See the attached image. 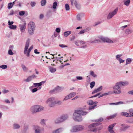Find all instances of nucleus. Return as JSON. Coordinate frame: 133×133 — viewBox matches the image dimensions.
I'll return each instance as SVG.
<instances>
[{"mask_svg":"<svg viewBox=\"0 0 133 133\" xmlns=\"http://www.w3.org/2000/svg\"><path fill=\"white\" fill-rule=\"evenodd\" d=\"M61 88L59 86H57L55 88V89L56 90L60 91L61 90Z\"/></svg>","mask_w":133,"mask_h":133,"instance_id":"bf43d9fd","label":"nucleus"},{"mask_svg":"<svg viewBox=\"0 0 133 133\" xmlns=\"http://www.w3.org/2000/svg\"><path fill=\"white\" fill-rule=\"evenodd\" d=\"M132 61V59H131L130 58H128L126 60V63L125 64L127 65L128 64H129Z\"/></svg>","mask_w":133,"mask_h":133,"instance_id":"ea45409f","label":"nucleus"},{"mask_svg":"<svg viewBox=\"0 0 133 133\" xmlns=\"http://www.w3.org/2000/svg\"><path fill=\"white\" fill-rule=\"evenodd\" d=\"M91 29L90 28L88 27L84 29L85 32H87L91 30Z\"/></svg>","mask_w":133,"mask_h":133,"instance_id":"774afa93","label":"nucleus"},{"mask_svg":"<svg viewBox=\"0 0 133 133\" xmlns=\"http://www.w3.org/2000/svg\"><path fill=\"white\" fill-rule=\"evenodd\" d=\"M30 40L29 39H28L26 41L24 48V54L28 57L30 56V53L31 51L33 48V45H32L28 49L29 46Z\"/></svg>","mask_w":133,"mask_h":133,"instance_id":"f03ea898","label":"nucleus"},{"mask_svg":"<svg viewBox=\"0 0 133 133\" xmlns=\"http://www.w3.org/2000/svg\"><path fill=\"white\" fill-rule=\"evenodd\" d=\"M97 123H94L90 125L88 127V130L89 131H91L94 127H95L97 125Z\"/></svg>","mask_w":133,"mask_h":133,"instance_id":"aec40b11","label":"nucleus"},{"mask_svg":"<svg viewBox=\"0 0 133 133\" xmlns=\"http://www.w3.org/2000/svg\"><path fill=\"white\" fill-rule=\"evenodd\" d=\"M121 87L127 86L129 85V82L128 81H119L117 82Z\"/></svg>","mask_w":133,"mask_h":133,"instance_id":"dca6fc26","label":"nucleus"},{"mask_svg":"<svg viewBox=\"0 0 133 133\" xmlns=\"http://www.w3.org/2000/svg\"><path fill=\"white\" fill-rule=\"evenodd\" d=\"M0 68L3 69H7L8 66L6 65H2L0 66Z\"/></svg>","mask_w":133,"mask_h":133,"instance_id":"a18cd8bd","label":"nucleus"},{"mask_svg":"<svg viewBox=\"0 0 133 133\" xmlns=\"http://www.w3.org/2000/svg\"><path fill=\"white\" fill-rule=\"evenodd\" d=\"M68 117V116L67 115H62L59 117L62 122L67 119Z\"/></svg>","mask_w":133,"mask_h":133,"instance_id":"f3484780","label":"nucleus"},{"mask_svg":"<svg viewBox=\"0 0 133 133\" xmlns=\"http://www.w3.org/2000/svg\"><path fill=\"white\" fill-rule=\"evenodd\" d=\"M33 130L35 133H41V127L37 125H35L33 126Z\"/></svg>","mask_w":133,"mask_h":133,"instance_id":"9d476101","label":"nucleus"},{"mask_svg":"<svg viewBox=\"0 0 133 133\" xmlns=\"http://www.w3.org/2000/svg\"><path fill=\"white\" fill-rule=\"evenodd\" d=\"M121 127V128L125 129L128 128L127 126L124 124H122L120 125Z\"/></svg>","mask_w":133,"mask_h":133,"instance_id":"37998d69","label":"nucleus"},{"mask_svg":"<svg viewBox=\"0 0 133 133\" xmlns=\"http://www.w3.org/2000/svg\"><path fill=\"white\" fill-rule=\"evenodd\" d=\"M97 106V105H94L93 106L90 107L88 109V110H91L95 108Z\"/></svg>","mask_w":133,"mask_h":133,"instance_id":"8fccbe9b","label":"nucleus"},{"mask_svg":"<svg viewBox=\"0 0 133 133\" xmlns=\"http://www.w3.org/2000/svg\"><path fill=\"white\" fill-rule=\"evenodd\" d=\"M63 130V128H60L54 131L53 132V133H60L62 132Z\"/></svg>","mask_w":133,"mask_h":133,"instance_id":"393cba45","label":"nucleus"},{"mask_svg":"<svg viewBox=\"0 0 133 133\" xmlns=\"http://www.w3.org/2000/svg\"><path fill=\"white\" fill-rule=\"evenodd\" d=\"M46 119H42L41 120L40 123V124L43 126L46 125Z\"/></svg>","mask_w":133,"mask_h":133,"instance_id":"473e14b6","label":"nucleus"},{"mask_svg":"<svg viewBox=\"0 0 133 133\" xmlns=\"http://www.w3.org/2000/svg\"><path fill=\"white\" fill-rule=\"evenodd\" d=\"M130 2V0H124L123 1L124 5L127 6H128L129 5Z\"/></svg>","mask_w":133,"mask_h":133,"instance_id":"2f4dec72","label":"nucleus"},{"mask_svg":"<svg viewBox=\"0 0 133 133\" xmlns=\"http://www.w3.org/2000/svg\"><path fill=\"white\" fill-rule=\"evenodd\" d=\"M62 103V101L60 100H56V99H55V106L56 104L58 105H61Z\"/></svg>","mask_w":133,"mask_h":133,"instance_id":"e433bc0d","label":"nucleus"},{"mask_svg":"<svg viewBox=\"0 0 133 133\" xmlns=\"http://www.w3.org/2000/svg\"><path fill=\"white\" fill-rule=\"evenodd\" d=\"M33 86H31L29 87V89L31 91L32 93H34L37 91L38 90H40L41 89L42 87H40L38 89L36 88H35L33 89L34 87Z\"/></svg>","mask_w":133,"mask_h":133,"instance_id":"a211bd4d","label":"nucleus"},{"mask_svg":"<svg viewBox=\"0 0 133 133\" xmlns=\"http://www.w3.org/2000/svg\"><path fill=\"white\" fill-rule=\"evenodd\" d=\"M36 26L34 22H30L28 24V31L29 34L30 35L33 34L35 28Z\"/></svg>","mask_w":133,"mask_h":133,"instance_id":"39448f33","label":"nucleus"},{"mask_svg":"<svg viewBox=\"0 0 133 133\" xmlns=\"http://www.w3.org/2000/svg\"><path fill=\"white\" fill-rule=\"evenodd\" d=\"M86 81L87 82L89 83L90 82L91 78L89 76H87L86 77Z\"/></svg>","mask_w":133,"mask_h":133,"instance_id":"5fc2aeb1","label":"nucleus"},{"mask_svg":"<svg viewBox=\"0 0 133 133\" xmlns=\"http://www.w3.org/2000/svg\"><path fill=\"white\" fill-rule=\"evenodd\" d=\"M117 82L115 85L112 88L113 90V92L114 94H119L121 93V88L120 86Z\"/></svg>","mask_w":133,"mask_h":133,"instance_id":"6e6552de","label":"nucleus"},{"mask_svg":"<svg viewBox=\"0 0 133 133\" xmlns=\"http://www.w3.org/2000/svg\"><path fill=\"white\" fill-rule=\"evenodd\" d=\"M85 31L84 30V29L81 30L78 33V34H83L85 32Z\"/></svg>","mask_w":133,"mask_h":133,"instance_id":"052dcab7","label":"nucleus"},{"mask_svg":"<svg viewBox=\"0 0 133 133\" xmlns=\"http://www.w3.org/2000/svg\"><path fill=\"white\" fill-rule=\"evenodd\" d=\"M19 14L21 16H23L25 14V11H21L19 12Z\"/></svg>","mask_w":133,"mask_h":133,"instance_id":"864d4df0","label":"nucleus"},{"mask_svg":"<svg viewBox=\"0 0 133 133\" xmlns=\"http://www.w3.org/2000/svg\"><path fill=\"white\" fill-rule=\"evenodd\" d=\"M57 5V3L56 2H54L52 5V7L54 9H56V7Z\"/></svg>","mask_w":133,"mask_h":133,"instance_id":"3c124183","label":"nucleus"},{"mask_svg":"<svg viewBox=\"0 0 133 133\" xmlns=\"http://www.w3.org/2000/svg\"><path fill=\"white\" fill-rule=\"evenodd\" d=\"M77 19L78 21H80L81 19V15L80 14H78L76 16Z\"/></svg>","mask_w":133,"mask_h":133,"instance_id":"6e6d98bb","label":"nucleus"},{"mask_svg":"<svg viewBox=\"0 0 133 133\" xmlns=\"http://www.w3.org/2000/svg\"><path fill=\"white\" fill-rule=\"evenodd\" d=\"M118 10V8H116L113 11L110 12L107 15V19H110L116 15L117 13Z\"/></svg>","mask_w":133,"mask_h":133,"instance_id":"1a4fd4ad","label":"nucleus"},{"mask_svg":"<svg viewBox=\"0 0 133 133\" xmlns=\"http://www.w3.org/2000/svg\"><path fill=\"white\" fill-rule=\"evenodd\" d=\"M55 98L53 96L48 98L45 102L46 103L50 108H52L55 107Z\"/></svg>","mask_w":133,"mask_h":133,"instance_id":"20e7f679","label":"nucleus"},{"mask_svg":"<svg viewBox=\"0 0 133 133\" xmlns=\"http://www.w3.org/2000/svg\"><path fill=\"white\" fill-rule=\"evenodd\" d=\"M98 39H95L93 41L90 40L89 41V42L90 43H98L99 42L102 41L98 37Z\"/></svg>","mask_w":133,"mask_h":133,"instance_id":"b1692460","label":"nucleus"},{"mask_svg":"<svg viewBox=\"0 0 133 133\" xmlns=\"http://www.w3.org/2000/svg\"><path fill=\"white\" fill-rule=\"evenodd\" d=\"M71 4L72 5L74 4L76 7L78 9H79L81 8V6L76 0H71Z\"/></svg>","mask_w":133,"mask_h":133,"instance_id":"f8f14e48","label":"nucleus"},{"mask_svg":"<svg viewBox=\"0 0 133 133\" xmlns=\"http://www.w3.org/2000/svg\"><path fill=\"white\" fill-rule=\"evenodd\" d=\"M85 127L84 126L81 125H76L74 126L70 130L71 132H77L83 131Z\"/></svg>","mask_w":133,"mask_h":133,"instance_id":"423d86ee","label":"nucleus"},{"mask_svg":"<svg viewBox=\"0 0 133 133\" xmlns=\"http://www.w3.org/2000/svg\"><path fill=\"white\" fill-rule=\"evenodd\" d=\"M122 54H118L116 56V59L118 61L119 59L121 58V57L122 56Z\"/></svg>","mask_w":133,"mask_h":133,"instance_id":"58836bf2","label":"nucleus"},{"mask_svg":"<svg viewBox=\"0 0 133 133\" xmlns=\"http://www.w3.org/2000/svg\"><path fill=\"white\" fill-rule=\"evenodd\" d=\"M71 32L70 31H65L64 33V35L65 37H67L71 33Z\"/></svg>","mask_w":133,"mask_h":133,"instance_id":"f704fd0d","label":"nucleus"},{"mask_svg":"<svg viewBox=\"0 0 133 133\" xmlns=\"http://www.w3.org/2000/svg\"><path fill=\"white\" fill-rule=\"evenodd\" d=\"M129 113L130 117L133 116V109H130L129 110Z\"/></svg>","mask_w":133,"mask_h":133,"instance_id":"4c0bfd02","label":"nucleus"},{"mask_svg":"<svg viewBox=\"0 0 133 133\" xmlns=\"http://www.w3.org/2000/svg\"><path fill=\"white\" fill-rule=\"evenodd\" d=\"M45 82V81H42L39 83H34L33 85H34V87H40L42 84H44Z\"/></svg>","mask_w":133,"mask_h":133,"instance_id":"6ab92c4d","label":"nucleus"},{"mask_svg":"<svg viewBox=\"0 0 133 133\" xmlns=\"http://www.w3.org/2000/svg\"><path fill=\"white\" fill-rule=\"evenodd\" d=\"M46 3V0H42L41 2V5L42 6H44Z\"/></svg>","mask_w":133,"mask_h":133,"instance_id":"09e8293b","label":"nucleus"},{"mask_svg":"<svg viewBox=\"0 0 133 133\" xmlns=\"http://www.w3.org/2000/svg\"><path fill=\"white\" fill-rule=\"evenodd\" d=\"M116 124V123H114L110 125L108 128V130L109 133H115L113 129V128Z\"/></svg>","mask_w":133,"mask_h":133,"instance_id":"9b49d317","label":"nucleus"},{"mask_svg":"<svg viewBox=\"0 0 133 133\" xmlns=\"http://www.w3.org/2000/svg\"><path fill=\"white\" fill-rule=\"evenodd\" d=\"M54 121L56 124H58L62 123L59 117L55 119Z\"/></svg>","mask_w":133,"mask_h":133,"instance_id":"c85d7f7f","label":"nucleus"},{"mask_svg":"<svg viewBox=\"0 0 133 133\" xmlns=\"http://www.w3.org/2000/svg\"><path fill=\"white\" fill-rule=\"evenodd\" d=\"M65 10L66 11H69L70 10V7L68 4H66L65 5Z\"/></svg>","mask_w":133,"mask_h":133,"instance_id":"c03bdc74","label":"nucleus"},{"mask_svg":"<svg viewBox=\"0 0 133 133\" xmlns=\"http://www.w3.org/2000/svg\"><path fill=\"white\" fill-rule=\"evenodd\" d=\"M21 67L23 71L25 72H27L28 71V68L24 65L22 64L21 65Z\"/></svg>","mask_w":133,"mask_h":133,"instance_id":"a878e982","label":"nucleus"},{"mask_svg":"<svg viewBox=\"0 0 133 133\" xmlns=\"http://www.w3.org/2000/svg\"><path fill=\"white\" fill-rule=\"evenodd\" d=\"M76 78L77 81L82 80L84 79L81 76H77L76 77Z\"/></svg>","mask_w":133,"mask_h":133,"instance_id":"49530a36","label":"nucleus"},{"mask_svg":"<svg viewBox=\"0 0 133 133\" xmlns=\"http://www.w3.org/2000/svg\"><path fill=\"white\" fill-rule=\"evenodd\" d=\"M32 79L31 76L28 77L27 79L24 80V81L26 82H29Z\"/></svg>","mask_w":133,"mask_h":133,"instance_id":"79ce46f5","label":"nucleus"},{"mask_svg":"<svg viewBox=\"0 0 133 133\" xmlns=\"http://www.w3.org/2000/svg\"><path fill=\"white\" fill-rule=\"evenodd\" d=\"M9 91L8 90L4 89L2 91V92L4 94H5L8 92Z\"/></svg>","mask_w":133,"mask_h":133,"instance_id":"338daca9","label":"nucleus"},{"mask_svg":"<svg viewBox=\"0 0 133 133\" xmlns=\"http://www.w3.org/2000/svg\"><path fill=\"white\" fill-rule=\"evenodd\" d=\"M120 114L122 116H124L126 117H130L129 113L122 112Z\"/></svg>","mask_w":133,"mask_h":133,"instance_id":"cd10ccee","label":"nucleus"},{"mask_svg":"<svg viewBox=\"0 0 133 133\" xmlns=\"http://www.w3.org/2000/svg\"><path fill=\"white\" fill-rule=\"evenodd\" d=\"M133 31L129 28L126 29L124 31V33L127 35H129Z\"/></svg>","mask_w":133,"mask_h":133,"instance_id":"4be33fe9","label":"nucleus"},{"mask_svg":"<svg viewBox=\"0 0 133 133\" xmlns=\"http://www.w3.org/2000/svg\"><path fill=\"white\" fill-rule=\"evenodd\" d=\"M98 129V128L94 127L91 131L94 132H96L97 131Z\"/></svg>","mask_w":133,"mask_h":133,"instance_id":"e2e57ef3","label":"nucleus"},{"mask_svg":"<svg viewBox=\"0 0 133 133\" xmlns=\"http://www.w3.org/2000/svg\"><path fill=\"white\" fill-rule=\"evenodd\" d=\"M20 127L19 125L16 123L13 124V128L14 129H18Z\"/></svg>","mask_w":133,"mask_h":133,"instance_id":"bb28decb","label":"nucleus"},{"mask_svg":"<svg viewBox=\"0 0 133 133\" xmlns=\"http://www.w3.org/2000/svg\"><path fill=\"white\" fill-rule=\"evenodd\" d=\"M95 85V82L94 81L90 83V87L91 89H92Z\"/></svg>","mask_w":133,"mask_h":133,"instance_id":"a19ab883","label":"nucleus"},{"mask_svg":"<svg viewBox=\"0 0 133 133\" xmlns=\"http://www.w3.org/2000/svg\"><path fill=\"white\" fill-rule=\"evenodd\" d=\"M70 99V97H69L68 95H67L65 96L64 98L62 100V101L63 102H65L66 101H67L69 99Z\"/></svg>","mask_w":133,"mask_h":133,"instance_id":"c9c22d12","label":"nucleus"},{"mask_svg":"<svg viewBox=\"0 0 133 133\" xmlns=\"http://www.w3.org/2000/svg\"><path fill=\"white\" fill-rule=\"evenodd\" d=\"M97 102L96 101L94 102L92 100H89L87 102V103L89 105H96Z\"/></svg>","mask_w":133,"mask_h":133,"instance_id":"5701e85b","label":"nucleus"},{"mask_svg":"<svg viewBox=\"0 0 133 133\" xmlns=\"http://www.w3.org/2000/svg\"><path fill=\"white\" fill-rule=\"evenodd\" d=\"M13 5V4L12 3L10 2L8 4V9H10L11 8Z\"/></svg>","mask_w":133,"mask_h":133,"instance_id":"de8ad7c7","label":"nucleus"},{"mask_svg":"<svg viewBox=\"0 0 133 133\" xmlns=\"http://www.w3.org/2000/svg\"><path fill=\"white\" fill-rule=\"evenodd\" d=\"M117 114H115L110 116L109 118L110 119L112 118L115 117L117 115Z\"/></svg>","mask_w":133,"mask_h":133,"instance_id":"69168bd1","label":"nucleus"},{"mask_svg":"<svg viewBox=\"0 0 133 133\" xmlns=\"http://www.w3.org/2000/svg\"><path fill=\"white\" fill-rule=\"evenodd\" d=\"M44 108L42 106L35 105L32 106L30 108V110L33 114L41 111L44 110Z\"/></svg>","mask_w":133,"mask_h":133,"instance_id":"7ed1b4c3","label":"nucleus"},{"mask_svg":"<svg viewBox=\"0 0 133 133\" xmlns=\"http://www.w3.org/2000/svg\"><path fill=\"white\" fill-rule=\"evenodd\" d=\"M50 71L51 73L55 72L56 70V68L52 67H50L49 68Z\"/></svg>","mask_w":133,"mask_h":133,"instance_id":"7c9ffc66","label":"nucleus"},{"mask_svg":"<svg viewBox=\"0 0 133 133\" xmlns=\"http://www.w3.org/2000/svg\"><path fill=\"white\" fill-rule=\"evenodd\" d=\"M26 24L24 23L19 25V29L22 32H24L26 28Z\"/></svg>","mask_w":133,"mask_h":133,"instance_id":"4468645a","label":"nucleus"},{"mask_svg":"<svg viewBox=\"0 0 133 133\" xmlns=\"http://www.w3.org/2000/svg\"><path fill=\"white\" fill-rule=\"evenodd\" d=\"M8 54L9 55H11L14 54L11 49H9L8 51Z\"/></svg>","mask_w":133,"mask_h":133,"instance_id":"13d9d810","label":"nucleus"},{"mask_svg":"<svg viewBox=\"0 0 133 133\" xmlns=\"http://www.w3.org/2000/svg\"><path fill=\"white\" fill-rule=\"evenodd\" d=\"M14 23L13 21L11 22L10 21H8V24L9 25V27L12 30H15L17 28V26L16 25H13L12 24Z\"/></svg>","mask_w":133,"mask_h":133,"instance_id":"ddd939ff","label":"nucleus"},{"mask_svg":"<svg viewBox=\"0 0 133 133\" xmlns=\"http://www.w3.org/2000/svg\"><path fill=\"white\" fill-rule=\"evenodd\" d=\"M99 39L105 43L111 44L114 43L115 42L111 38L107 37H104L102 36H98Z\"/></svg>","mask_w":133,"mask_h":133,"instance_id":"0eeeda50","label":"nucleus"},{"mask_svg":"<svg viewBox=\"0 0 133 133\" xmlns=\"http://www.w3.org/2000/svg\"><path fill=\"white\" fill-rule=\"evenodd\" d=\"M59 46L62 48L67 47L68 46L67 45L62 44H60L59 45Z\"/></svg>","mask_w":133,"mask_h":133,"instance_id":"4d7b16f0","label":"nucleus"},{"mask_svg":"<svg viewBox=\"0 0 133 133\" xmlns=\"http://www.w3.org/2000/svg\"><path fill=\"white\" fill-rule=\"evenodd\" d=\"M87 113V112L81 109H76L74 110L73 113L72 118L75 121L81 122L83 120L82 116L85 115Z\"/></svg>","mask_w":133,"mask_h":133,"instance_id":"f257e3e1","label":"nucleus"},{"mask_svg":"<svg viewBox=\"0 0 133 133\" xmlns=\"http://www.w3.org/2000/svg\"><path fill=\"white\" fill-rule=\"evenodd\" d=\"M102 86H100L97 89H95L92 92V94L96 93L101 91L102 89Z\"/></svg>","mask_w":133,"mask_h":133,"instance_id":"412c9836","label":"nucleus"},{"mask_svg":"<svg viewBox=\"0 0 133 133\" xmlns=\"http://www.w3.org/2000/svg\"><path fill=\"white\" fill-rule=\"evenodd\" d=\"M76 92H73L69 94L68 95L70 97V98H71L74 97L76 95Z\"/></svg>","mask_w":133,"mask_h":133,"instance_id":"72a5a7b5","label":"nucleus"},{"mask_svg":"<svg viewBox=\"0 0 133 133\" xmlns=\"http://www.w3.org/2000/svg\"><path fill=\"white\" fill-rule=\"evenodd\" d=\"M103 119L102 118H100L98 119L93 120L92 121L93 122H102L103 121Z\"/></svg>","mask_w":133,"mask_h":133,"instance_id":"603ef678","label":"nucleus"},{"mask_svg":"<svg viewBox=\"0 0 133 133\" xmlns=\"http://www.w3.org/2000/svg\"><path fill=\"white\" fill-rule=\"evenodd\" d=\"M111 94V92L110 91L108 92H106L104 93V96H106Z\"/></svg>","mask_w":133,"mask_h":133,"instance_id":"680f3d73","label":"nucleus"},{"mask_svg":"<svg viewBox=\"0 0 133 133\" xmlns=\"http://www.w3.org/2000/svg\"><path fill=\"white\" fill-rule=\"evenodd\" d=\"M118 61L119 62V63L120 64L122 63H123L125 62V60H123L122 58H121Z\"/></svg>","mask_w":133,"mask_h":133,"instance_id":"0e129e2a","label":"nucleus"},{"mask_svg":"<svg viewBox=\"0 0 133 133\" xmlns=\"http://www.w3.org/2000/svg\"><path fill=\"white\" fill-rule=\"evenodd\" d=\"M89 74L91 76L94 78L96 77L97 76V75L95 74L94 72L92 71H90Z\"/></svg>","mask_w":133,"mask_h":133,"instance_id":"c756f323","label":"nucleus"},{"mask_svg":"<svg viewBox=\"0 0 133 133\" xmlns=\"http://www.w3.org/2000/svg\"><path fill=\"white\" fill-rule=\"evenodd\" d=\"M79 43L80 45H82L80 47L81 48L85 49L87 48V46L85 44L86 42L84 41H79Z\"/></svg>","mask_w":133,"mask_h":133,"instance_id":"2eb2a0df","label":"nucleus"}]
</instances>
